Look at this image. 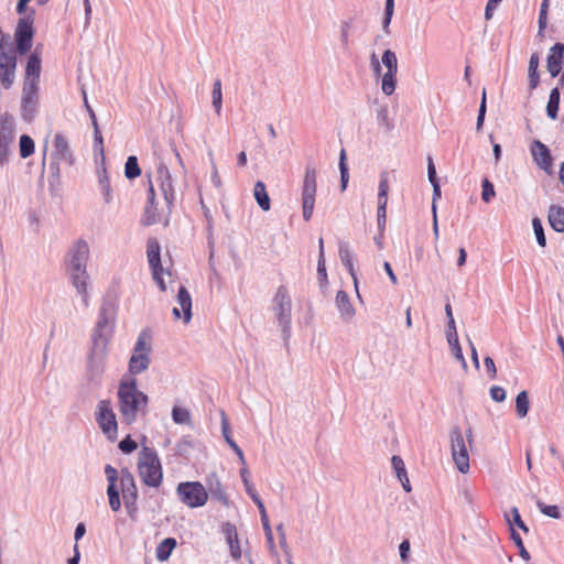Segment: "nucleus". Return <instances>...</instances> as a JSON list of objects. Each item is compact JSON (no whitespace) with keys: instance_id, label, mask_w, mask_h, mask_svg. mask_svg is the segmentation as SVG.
<instances>
[{"instance_id":"a211bd4d","label":"nucleus","mask_w":564,"mask_h":564,"mask_svg":"<svg viewBox=\"0 0 564 564\" xmlns=\"http://www.w3.org/2000/svg\"><path fill=\"white\" fill-rule=\"evenodd\" d=\"M564 62V44L556 43L550 48L547 58H546V68L552 77H556L563 66Z\"/></svg>"},{"instance_id":"f03ea898","label":"nucleus","mask_w":564,"mask_h":564,"mask_svg":"<svg viewBox=\"0 0 564 564\" xmlns=\"http://www.w3.org/2000/svg\"><path fill=\"white\" fill-rule=\"evenodd\" d=\"M119 411L127 424H132L139 414L144 415L148 395L138 389L134 377H124L118 387Z\"/></svg>"},{"instance_id":"a19ab883","label":"nucleus","mask_w":564,"mask_h":564,"mask_svg":"<svg viewBox=\"0 0 564 564\" xmlns=\"http://www.w3.org/2000/svg\"><path fill=\"white\" fill-rule=\"evenodd\" d=\"M532 226H533V230H534L538 243L541 247H545L546 240H545V235H544V230H543L541 220L539 218H534L532 220Z\"/></svg>"},{"instance_id":"680f3d73","label":"nucleus","mask_w":564,"mask_h":564,"mask_svg":"<svg viewBox=\"0 0 564 564\" xmlns=\"http://www.w3.org/2000/svg\"><path fill=\"white\" fill-rule=\"evenodd\" d=\"M223 434H224V437L226 440V442L229 444V446L231 447V442H235L232 440V437L230 436V430H229V426L227 424V421H226V417L224 416L223 419Z\"/></svg>"},{"instance_id":"f8f14e48","label":"nucleus","mask_w":564,"mask_h":564,"mask_svg":"<svg viewBox=\"0 0 564 564\" xmlns=\"http://www.w3.org/2000/svg\"><path fill=\"white\" fill-rule=\"evenodd\" d=\"M451 440L454 463L460 473H467L469 469V454L465 438L459 429L452 431Z\"/></svg>"},{"instance_id":"0eeeda50","label":"nucleus","mask_w":564,"mask_h":564,"mask_svg":"<svg viewBox=\"0 0 564 564\" xmlns=\"http://www.w3.org/2000/svg\"><path fill=\"white\" fill-rule=\"evenodd\" d=\"M96 422L101 432L111 442L118 437V421L110 400H100L95 412Z\"/></svg>"},{"instance_id":"7c9ffc66","label":"nucleus","mask_w":564,"mask_h":564,"mask_svg":"<svg viewBox=\"0 0 564 564\" xmlns=\"http://www.w3.org/2000/svg\"><path fill=\"white\" fill-rule=\"evenodd\" d=\"M339 258L343 262V264L347 268L349 271L351 278L354 279L355 284L357 283V278L355 274V268L352 263V256L348 248V246H340L339 248Z\"/></svg>"},{"instance_id":"a878e982","label":"nucleus","mask_w":564,"mask_h":564,"mask_svg":"<svg viewBox=\"0 0 564 564\" xmlns=\"http://www.w3.org/2000/svg\"><path fill=\"white\" fill-rule=\"evenodd\" d=\"M253 196L262 210L268 212L270 209V197L268 195L265 184L262 181H258L254 184Z\"/></svg>"},{"instance_id":"4d7b16f0","label":"nucleus","mask_w":564,"mask_h":564,"mask_svg":"<svg viewBox=\"0 0 564 564\" xmlns=\"http://www.w3.org/2000/svg\"><path fill=\"white\" fill-rule=\"evenodd\" d=\"M399 550H400V556H401L402 561L405 562L408 560V553L410 552L409 540L402 541L399 546Z\"/></svg>"},{"instance_id":"393cba45","label":"nucleus","mask_w":564,"mask_h":564,"mask_svg":"<svg viewBox=\"0 0 564 564\" xmlns=\"http://www.w3.org/2000/svg\"><path fill=\"white\" fill-rule=\"evenodd\" d=\"M550 226L557 232L564 231V208L551 206L547 214Z\"/></svg>"},{"instance_id":"72a5a7b5","label":"nucleus","mask_w":564,"mask_h":564,"mask_svg":"<svg viewBox=\"0 0 564 564\" xmlns=\"http://www.w3.org/2000/svg\"><path fill=\"white\" fill-rule=\"evenodd\" d=\"M20 156L26 159L34 153L35 144L31 137L23 134L20 137Z\"/></svg>"},{"instance_id":"37998d69","label":"nucleus","mask_w":564,"mask_h":564,"mask_svg":"<svg viewBox=\"0 0 564 564\" xmlns=\"http://www.w3.org/2000/svg\"><path fill=\"white\" fill-rule=\"evenodd\" d=\"M481 186H482L481 198L484 202L488 203L496 195L494 185L488 178H485L482 181Z\"/></svg>"},{"instance_id":"13d9d810","label":"nucleus","mask_w":564,"mask_h":564,"mask_svg":"<svg viewBox=\"0 0 564 564\" xmlns=\"http://www.w3.org/2000/svg\"><path fill=\"white\" fill-rule=\"evenodd\" d=\"M247 494L250 496V498L253 500V502L257 505V507L263 505L261 498L257 494L254 486L245 488Z\"/></svg>"},{"instance_id":"1a4fd4ad","label":"nucleus","mask_w":564,"mask_h":564,"mask_svg":"<svg viewBox=\"0 0 564 564\" xmlns=\"http://www.w3.org/2000/svg\"><path fill=\"white\" fill-rule=\"evenodd\" d=\"M317 173L312 166H306L303 187H302V206H303V218L308 221L312 218L315 197L317 192Z\"/></svg>"},{"instance_id":"79ce46f5","label":"nucleus","mask_w":564,"mask_h":564,"mask_svg":"<svg viewBox=\"0 0 564 564\" xmlns=\"http://www.w3.org/2000/svg\"><path fill=\"white\" fill-rule=\"evenodd\" d=\"M549 1L550 0H543L540 8V14H539V33L541 34L544 29L546 28L547 22V11H549Z\"/></svg>"},{"instance_id":"6e6d98bb","label":"nucleus","mask_w":564,"mask_h":564,"mask_svg":"<svg viewBox=\"0 0 564 564\" xmlns=\"http://www.w3.org/2000/svg\"><path fill=\"white\" fill-rule=\"evenodd\" d=\"M427 161H429V164H427L429 181L431 182V184L437 183L436 170H435L433 159L431 156H429Z\"/></svg>"},{"instance_id":"052dcab7","label":"nucleus","mask_w":564,"mask_h":564,"mask_svg":"<svg viewBox=\"0 0 564 564\" xmlns=\"http://www.w3.org/2000/svg\"><path fill=\"white\" fill-rule=\"evenodd\" d=\"M383 269H384V271L387 272V274H388V276H389V279H390L391 283L395 285V284L398 283V278H397V275L394 274V272H393V270H392V267H391V264H390L388 261H386V262L383 263Z\"/></svg>"},{"instance_id":"4468645a","label":"nucleus","mask_w":564,"mask_h":564,"mask_svg":"<svg viewBox=\"0 0 564 564\" xmlns=\"http://www.w3.org/2000/svg\"><path fill=\"white\" fill-rule=\"evenodd\" d=\"M37 93L39 84L33 80H24L23 83V95H22V115L28 121L34 118L37 106Z\"/></svg>"},{"instance_id":"6ab92c4d","label":"nucleus","mask_w":564,"mask_h":564,"mask_svg":"<svg viewBox=\"0 0 564 564\" xmlns=\"http://www.w3.org/2000/svg\"><path fill=\"white\" fill-rule=\"evenodd\" d=\"M531 153L536 164L547 171L552 166L550 150L541 141L535 140L531 145Z\"/></svg>"},{"instance_id":"69168bd1","label":"nucleus","mask_w":564,"mask_h":564,"mask_svg":"<svg viewBox=\"0 0 564 564\" xmlns=\"http://www.w3.org/2000/svg\"><path fill=\"white\" fill-rule=\"evenodd\" d=\"M371 65H372L376 76L377 77L381 76V65H380L379 59L375 53L371 55Z\"/></svg>"},{"instance_id":"7ed1b4c3","label":"nucleus","mask_w":564,"mask_h":564,"mask_svg":"<svg viewBox=\"0 0 564 564\" xmlns=\"http://www.w3.org/2000/svg\"><path fill=\"white\" fill-rule=\"evenodd\" d=\"M89 257V247L85 240H77L68 252V261L66 263V271L70 276L73 285L77 292L83 296L84 303L88 304L87 294V280L88 274L86 271L87 260Z\"/></svg>"},{"instance_id":"0e129e2a","label":"nucleus","mask_w":564,"mask_h":564,"mask_svg":"<svg viewBox=\"0 0 564 564\" xmlns=\"http://www.w3.org/2000/svg\"><path fill=\"white\" fill-rule=\"evenodd\" d=\"M231 448L234 449V452L237 454V456L239 457V460L242 465V467H247V464H246V459H245V455L241 451V448L237 445L236 442H231Z\"/></svg>"},{"instance_id":"5fc2aeb1","label":"nucleus","mask_w":564,"mask_h":564,"mask_svg":"<svg viewBox=\"0 0 564 564\" xmlns=\"http://www.w3.org/2000/svg\"><path fill=\"white\" fill-rule=\"evenodd\" d=\"M511 514H512V518H513V522H514V524H516L519 529L523 530L524 532H528V527H527V525H525V523L522 521L521 516H520V513H519V510H518L517 508H513V509L511 510Z\"/></svg>"},{"instance_id":"774afa93","label":"nucleus","mask_w":564,"mask_h":564,"mask_svg":"<svg viewBox=\"0 0 564 564\" xmlns=\"http://www.w3.org/2000/svg\"><path fill=\"white\" fill-rule=\"evenodd\" d=\"M86 532V527L84 523H78L75 529V540L76 542L84 536Z\"/></svg>"},{"instance_id":"09e8293b","label":"nucleus","mask_w":564,"mask_h":564,"mask_svg":"<svg viewBox=\"0 0 564 564\" xmlns=\"http://www.w3.org/2000/svg\"><path fill=\"white\" fill-rule=\"evenodd\" d=\"M393 9H394V0H386V12H384V20H383V29L386 32H388V26L391 22L392 15H393Z\"/></svg>"},{"instance_id":"9b49d317","label":"nucleus","mask_w":564,"mask_h":564,"mask_svg":"<svg viewBox=\"0 0 564 564\" xmlns=\"http://www.w3.org/2000/svg\"><path fill=\"white\" fill-rule=\"evenodd\" d=\"M382 64L387 68V72L382 75L381 89L390 96L395 90V82L398 74V58L394 52L386 50L382 54Z\"/></svg>"},{"instance_id":"f704fd0d","label":"nucleus","mask_w":564,"mask_h":564,"mask_svg":"<svg viewBox=\"0 0 564 564\" xmlns=\"http://www.w3.org/2000/svg\"><path fill=\"white\" fill-rule=\"evenodd\" d=\"M124 175L129 180H133L141 175V169L139 166L137 156L131 155L127 159L124 165Z\"/></svg>"},{"instance_id":"bf43d9fd","label":"nucleus","mask_w":564,"mask_h":564,"mask_svg":"<svg viewBox=\"0 0 564 564\" xmlns=\"http://www.w3.org/2000/svg\"><path fill=\"white\" fill-rule=\"evenodd\" d=\"M240 476H241L245 488L253 486V484L250 480V473H249L248 467H241Z\"/></svg>"},{"instance_id":"de8ad7c7","label":"nucleus","mask_w":564,"mask_h":564,"mask_svg":"<svg viewBox=\"0 0 564 564\" xmlns=\"http://www.w3.org/2000/svg\"><path fill=\"white\" fill-rule=\"evenodd\" d=\"M317 274H318V278H319L322 283H326L327 282L325 256H324L323 252H319V254H318Z\"/></svg>"},{"instance_id":"8fccbe9b","label":"nucleus","mask_w":564,"mask_h":564,"mask_svg":"<svg viewBox=\"0 0 564 564\" xmlns=\"http://www.w3.org/2000/svg\"><path fill=\"white\" fill-rule=\"evenodd\" d=\"M485 115H486V91L484 90L479 111H478V117H477V124H476L477 130L481 129V127L484 124V120H485Z\"/></svg>"},{"instance_id":"49530a36","label":"nucleus","mask_w":564,"mask_h":564,"mask_svg":"<svg viewBox=\"0 0 564 564\" xmlns=\"http://www.w3.org/2000/svg\"><path fill=\"white\" fill-rule=\"evenodd\" d=\"M99 184H100V188H101V193H102L105 202L107 204L110 203L112 199V196H111V188H110V183H109L108 177L106 175L104 177H100Z\"/></svg>"},{"instance_id":"c03bdc74","label":"nucleus","mask_w":564,"mask_h":564,"mask_svg":"<svg viewBox=\"0 0 564 564\" xmlns=\"http://www.w3.org/2000/svg\"><path fill=\"white\" fill-rule=\"evenodd\" d=\"M538 508L540 509V511L550 517V518H553V519H558L561 517V513H560V510L557 508V506H547L541 501L538 502Z\"/></svg>"},{"instance_id":"c756f323","label":"nucleus","mask_w":564,"mask_h":564,"mask_svg":"<svg viewBox=\"0 0 564 564\" xmlns=\"http://www.w3.org/2000/svg\"><path fill=\"white\" fill-rule=\"evenodd\" d=\"M539 56L538 54H532L529 61V85L531 89L536 88L539 85Z\"/></svg>"},{"instance_id":"3c124183","label":"nucleus","mask_w":564,"mask_h":564,"mask_svg":"<svg viewBox=\"0 0 564 564\" xmlns=\"http://www.w3.org/2000/svg\"><path fill=\"white\" fill-rule=\"evenodd\" d=\"M490 397L496 402H502L506 399V391L502 387L492 386L490 388Z\"/></svg>"},{"instance_id":"20e7f679","label":"nucleus","mask_w":564,"mask_h":564,"mask_svg":"<svg viewBox=\"0 0 564 564\" xmlns=\"http://www.w3.org/2000/svg\"><path fill=\"white\" fill-rule=\"evenodd\" d=\"M138 473L142 482L149 487L158 488L163 481L161 462L156 452L144 446L138 456Z\"/></svg>"},{"instance_id":"aec40b11","label":"nucleus","mask_w":564,"mask_h":564,"mask_svg":"<svg viewBox=\"0 0 564 564\" xmlns=\"http://www.w3.org/2000/svg\"><path fill=\"white\" fill-rule=\"evenodd\" d=\"M54 155L57 160L74 163V156L70 151L67 139L62 133H56L53 140Z\"/></svg>"},{"instance_id":"9d476101","label":"nucleus","mask_w":564,"mask_h":564,"mask_svg":"<svg viewBox=\"0 0 564 564\" xmlns=\"http://www.w3.org/2000/svg\"><path fill=\"white\" fill-rule=\"evenodd\" d=\"M147 257L149 265L152 272V278L156 282L161 291L166 290L163 275H171L169 271H165L161 264V246L155 238H150L147 241Z\"/></svg>"},{"instance_id":"ea45409f","label":"nucleus","mask_w":564,"mask_h":564,"mask_svg":"<svg viewBox=\"0 0 564 564\" xmlns=\"http://www.w3.org/2000/svg\"><path fill=\"white\" fill-rule=\"evenodd\" d=\"M391 463L397 473L399 480L403 481V477L408 476L403 459L400 456L394 455L391 458Z\"/></svg>"},{"instance_id":"ddd939ff","label":"nucleus","mask_w":564,"mask_h":564,"mask_svg":"<svg viewBox=\"0 0 564 564\" xmlns=\"http://www.w3.org/2000/svg\"><path fill=\"white\" fill-rule=\"evenodd\" d=\"M33 19L31 17H24L19 20L15 30L17 48L20 54H25L30 51L33 40Z\"/></svg>"},{"instance_id":"338daca9","label":"nucleus","mask_w":564,"mask_h":564,"mask_svg":"<svg viewBox=\"0 0 564 564\" xmlns=\"http://www.w3.org/2000/svg\"><path fill=\"white\" fill-rule=\"evenodd\" d=\"M445 312H446V315L448 318V326L455 329V321H454V316H453L452 306L449 303H447L445 305Z\"/></svg>"},{"instance_id":"f3484780","label":"nucleus","mask_w":564,"mask_h":564,"mask_svg":"<svg viewBox=\"0 0 564 564\" xmlns=\"http://www.w3.org/2000/svg\"><path fill=\"white\" fill-rule=\"evenodd\" d=\"M389 193L388 173L383 172L380 177L379 192H378V227L383 229L387 220V204Z\"/></svg>"},{"instance_id":"6e6552de","label":"nucleus","mask_w":564,"mask_h":564,"mask_svg":"<svg viewBox=\"0 0 564 564\" xmlns=\"http://www.w3.org/2000/svg\"><path fill=\"white\" fill-rule=\"evenodd\" d=\"M17 52L12 44L0 43V82L6 89L11 88L15 78Z\"/></svg>"},{"instance_id":"2f4dec72","label":"nucleus","mask_w":564,"mask_h":564,"mask_svg":"<svg viewBox=\"0 0 564 564\" xmlns=\"http://www.w3.org/2000/svg\"><path fill=\"white\" fill-rule=\"evenodd\" d=\"M212 102L216 113L219 116L223 109L221 80L217 78L213 85Z\"/></svg>"},{"instance_id":"c85d7f7f","label":"nucleus","mask_w":564,"mask_h":564,"mask_svg":"<svg viewBox=\"0 0 564 564\" xmlns=\"http://www.w3.org/2000/svg\"><path fill=\"white\" fill-rule=\"evenodd\" d=\"M558 106H560V91L557 88H554L551 90L549 101L546 105V112L551 119L557 118Z\"/></svg>"},{"instance_id":"5701e85b","label":"nucleus","mask_w":564,"mask_h":564,"mask_svg":"<svg viewBox=\"0 0 564 564\" xmlns=\"http://www.w3.org/2000/svg\"><path fill=\"white\" fill-rule=\"evenodd\" d=\"M40 73L41 58L40 55L34 52L28 58L24 80H33L35 84H39Z\"/></svg>"},{"instance_id":"423d86ee","label":"nucleus","mask_w":564,"mask_h":564,"mask_svg":"<svg viewBox=\"0 0 564 564\" xmlns=\"http://www.w3.org/2000/svg\"><path fill=\"white\" fill-rule=\"evenodd\" d=\"M180 501L191 509L200 508L208 501V492L199 481H184L176 487Z\"/></svg>"},{"instance_id":"864d4df0","label":"nucleus","mask_w":564,"mask_h":564,"mask_svg":"<svg viewBox=\"0 0 564 564\" xmlns=\"http://www.w3.org/2000/svg\"><path fill=\"white\" fill-rule=\"evenodd\" d=\"M448 341H449V344H451V345H453V352H454V356H455L458 360H460V361H463V362L465 364V359H464V356H463L462 348H460V346H459V344H458L457 336H455L454 341H453V340H452V338L449 337V338H448Z\"/></svg>"},{"instance_id":"58836bf2","label":"nucleus","mask_w":564,"mask_h":564,"mask_svg":"<svg viewBox=\"0 0 564 564\" xmlns=\"http://www.w3.org/2000/svg\"><path fill=\"white\" fill-rule=\"evenodd\" d=\"M258 509H259V512L261 516V522H262L263 529L265 531V535H267L269 542L273 543V535H272V531L270 528L269 518H268L264 505L259 506Z\"/></svg>"},{"instance_id":"e433bc0d","label":"nucleus","mask_w":564,"mask_h":564,"mask_svg":"<svg viewBox=\"0 0 564 564\" xmlns=\"http://www.w3.org/2000/svg\"><path fill=\"white\" fill-rule=\"evenodd\" d=\"M339 170H340V185L341 191H345L349 180L348 166L346 163V151L341 149L339 155Z\"/></svg>"},{"instance_id":"b1692460","label":"nucleus","mask_w":564,"mask_h":564,"mask_svg":"<svg viewBox=\"0 0 564 564\" xmlns=\"http://www.w3.org/2000/svg\"><path fill=\"white\" fill-rule=\"evenodd\" d=\"M177 304L183 312L184 322L188 323L192 317V299L185 286L178 289Z\"/></svg>"},{"instance_id":"f257e3e1","label":"nucleus","mask_w":564,"mask_h":564,"mask_svg":"<svg viewBox=\"0 0 564 564\" xmlns=\"http://www.w3.org/2000/svg\"><path fill=\"white\" fill-rule=\"evenodd\" d=\"M105 475L108 480L107 495L111 510L117 512L121 509L120 492L126 507H134L138 488L133 475L128 469H122L119 476L118 470L111 465L105 466Z\"/></svg>"},{"instance_id":"dca6fc26","label":"nucleus","mask_w":564,"mask_h":564,"mask_svg":"<svg viewBox=\"0 0 564 564\" xmlns=\"http://www.w3.org/2000/svg\"><path fill=\"white\" fill-rule=\"evenodd\" d=\"M14 140L13 122L9 118L0 120V165L8 161L9 147Z\"/></svg>"},{"instance_id":"e2e57ef3","label":"nucleus","mask_w":564,"mask_h":564,"mask_svg":"<svg viewBox=\"0 0 564 564\" xmlns=\"http://www.w3.org/2000/svg\"><path fill=\"white\" fill-rule=\"evenodd\" d=\"M231 448L234 449V452L237 454V456L239 457V460L242 465V467H247V464H246V459H245V455L241 451V448L237 445L236 442H231Z\"/></svg>"},{"instance_id":"412c9836","label":"nucleus","mask_w":564,"mask_h":564,"mask_svg":"<svg viewBox=\"0 0 564 564\" xmlns=\"http://www.w3.org/2000/svg\"><path fill=\"white\" fill-rule=\"evenodd\" d=\"M223 533L225 534L226 541L230 549V554L235 560L241 557V549L238 539L237 528L232 523H225L223 525Z\"/></svg>"},{"instance_id":"cd10ccee","label":"nucleus","mask_w":564,"mask_h":564,"mask_svg":"<svg viewBox=\"0 0 564 564\" xmlns=\"http://www.w3.org/2000/svg\"><path fill=\"white\" fill-rule=\"evenodd\" d=\"M336 304L343 315L351 316L354 314V308L349 302V296L345 291L340 290L337 292Z\"/></svg>"},{"instance_id":"39448f33","label":"nucleus","mask_w":564,"mask_h":564,"mask_svg":"<svg viewBox=\"0 0 564 564\" xmlns=\"http://www.w3.org/2000/svg\"><path fill=\"white\" fill-rule=\"evenodd\" d=\"M152 350V332L144 328L140 332L132 355L129 360V377H133L145 371L150 365V354Z\"/></svg>"},{"instance_id":"473e14b6","label":"nucleus","mask_w":564,"mask_h":564,"mask_svg":"<svg viewBox=\"0 0 564 564\" xmlns=\"http://www.w3.org/2000/svg\"><path fill=\"white\" fill-rule=\"evenodd\" d=\"M207 486L214 496H217L220 499H226L224 486L216 474H212L207 477Z\"/></svg>"},{"instance_id":"a18cd8bd","label":"nucleus","mask_w":564,"mask_h":564,"mask_svg":"<svg viewBox=\"0 0 564 564\" xmlns=\"http://www.w3.org/2000/svg\"><path fill=\"white\" fill-rule=\"evenodd\" d=\"M119 448L122 453L130 454L138 448V444L131 438L130 435H128L122 441H120Z\"/></svg>"},{"instance_id":"2eb2a0df","label":"nucleus","mask_w":564,"mask_h":564,"mask_svg":"<svg viewBox=\"0 0 564 564\" xmlns=\"http://www.w3.org/2000/svg\"><path fill=\"white\" fill-rule=\"evenodd\" d=\"M273 311L281 325H288L291 317V299L284 285L278 288L273 297Z\"/></svg>"},{"instance_id":"bb28decb","label":"nucleus","mask_w":564,"mask_h":564,"mask_svg":"<svg viewBox=\"0 0 564 564\" xmlns=\"http://www.w3.org/2000/svg\"><path fill=\"white\" fill-rule=\"evenodd\" d=\"M176 547V540L174 538H166L164 539L158 546H156V558L160 562L166 561L172 551Z\"/></svg>"},{"instance_id":"4c0bfd02","label":"nucleus","mask_w":564,"mask_h":564,"mask_svg":"<svg viewBox=\"0 0 564 564\" xmlns=\"http://www.w3.org/2000/svg\"><path fill=\"white\" fill-rule=\"evenodd\" d=\"M172 419L176 424H189L191 413L185 408L174 406L172 410Z\"/></svg>"},{"instance_id":"c9c22d12","label":"nucleus","mask_w":564,"mask_h":564,"mask_svg":"<svg viewBox=\"0 0 564 564\" xmlns=\"http://www.w3.org/2000/svg\"><path fill=\"white\" fill-rule=\"evenodd\" d=\"M530 406L529 395L527 391H521L516 398V411L519 417L528 414Z\"/></svg>"},{"instance_id":"4be33fe9","label":"nucleus","mask_w":564,"mask_h":564,"mask_svg":"<svg viewBox=\"0 0 564 564\" xmlns=\"http://www.w3.org/2000/svg\"><path fill=\"white\" fill-rule=\"evenodd\" d=\"M158 180L161 182V189L165 199L171 204L174 199V186L172 182V176L169 169L165 165H160L158 167Z\"/></svg>"},{"instance_id":"603ef678","label":"nucleus","mask_w":564,"mask_h":564,"mask_svg":"<svg viewBox=\"0 0 564 564\" xmlns=\"http://www.w3.org/2000/svg\"><path fill=\"white\" fill-rule=\"evenodd\" d=\"M484 364H485L486 370H487L490 379H495L497 377V368H496L494 359L491 357H486L484 359Z\"/></svg>"}]
</instances>
